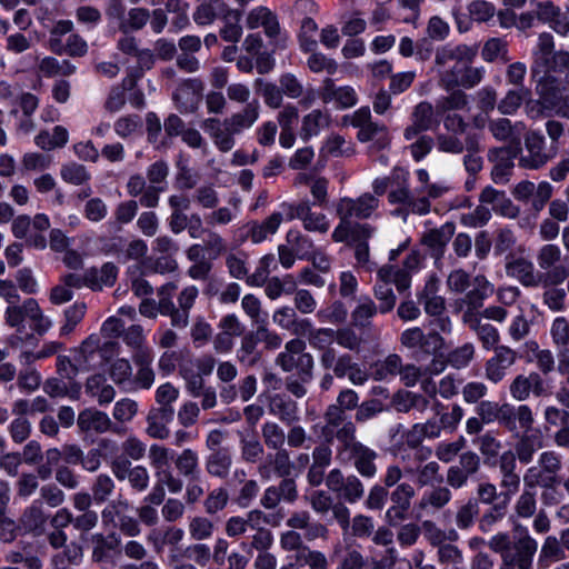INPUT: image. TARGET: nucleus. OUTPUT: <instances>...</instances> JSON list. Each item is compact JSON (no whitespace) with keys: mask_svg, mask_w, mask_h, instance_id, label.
Returning <instances> with one entry per match:
<instances>
[{"mask_svg":"<svg viewBox=\"0 0 569 569\" xmlns=\"http://www.w3.org/2000/svg\"><path fill=\"white\" fill-rule=\"evenodd\" d=\"M93 549L92 560L104 562L110 559L111 552H118L121 545V538L118 533L111 532L108 536L96 533L92 536Z\"/></svg>","mask_w":569,"mask_h":569,"instance_id":"50","label":"nucleus"},{"mask_svg":"<svg viewBox=\"0 0 569 569\" xmlns=\"http://www.w3.org/2000/svg\"><path fill=\"white\" fill-rule=\"evenodd\" d=\"M403 439L407 447L416 450L413 453L415 462H425L431 457V448L421 446L422 441L427 438L419 423H415L407 432H405Z\"/></svg>","mask_w":569,"mask_h":569,"instance_id":"55","label":"nucleus"},{"mask_svg":"<svg viewBox=\"0 0 569 569\" xmlns=\"http://www.w3.org/2000/svg\"><path fill=\"white\" fill-rule=\"evenodd\" d=\"M517 359V351L509 346L495 347L493 355L485 363V377L492 383H499L507 377Z\"/></svg>","mask_w":569,"mask_h":569,"instance_id":"18","label":"nucleus"},{"mask_svg":"<svg viewBox=\"0 0 569 569\" xmlns=\"http://www.w3.org/2000/svg\"><path fill=\"white\" fill-rule=\"evenodd\" d=\"M543 446V436L539 429L532 428L531 431H523L517 435L515 452H512L515 461L518 460L522 465H529Z\"/></svg>","mask_w":569,"mask_h":569,"instance_id":"28","label":"nucleus"},{"mask_svg":"<svg viewBox=\"0 0 569 569\" xmlns=\"http://www.w3.org/2000/svg\"><path fill=\"white\" fill-rule=\"evenodd\" d=\"M463 323L476 333L483 349L490 350L499 346V331L491 323L482 322V319H480V317H469V320L463 321Z\"/></svg>","mask_w":569,"mask_h":569,"instance_id":"52","label":"nucleus"},{"mask_svg":"<svg viewBox=\"0 0 569 569\" xmlns=\"http://www.w3.org/2000/svg\"><path fill=\"white\" fill-rule=\"evenodd\" d=\"M377 278L386 280L390 286L393 283L400 293L407 291L411 286L410 272L391 264L382 266L377 271Z\"/></svg>","mask_w":569,"mask_h":569,"instance_id":"56","label":"nucleus"},{"mask_svg":"<svg viewBox=\"0 0 569 569\" xmlns=\"http://www.w3.org/2000/svg\"><path fill=\"white\" fill-rule=\"evenodd\" d=\"M397 178L400 179V181L398 188L388 193L389 203L402 204L408 213L420 216L429 213L431 209L430 201H428L425 196H418L416 192H411L407 173H403L401 177L397 174Z\"/></svg>","mask_w":569,"mask_h":569,"instance_id":"15","label":"nucleus"},{"mask_svg":"<svg viewBox=\"0 0 569 569\" xmlns=\"http://www.w3.org/2000/svg\"><path fill=\"white\" fill-rule=\"evenodd\" d=\"M455 231V223L446 222L439 228L427 231L422 237V243L430 248L435 254L442 256Z\"/></svg>","mask_w":569,"mask_h":569,"instance_id":"46","label":"nucleus"},{"mask_svg":"<svg viewBox=\"0 0 569 569\" xmlns=\"http://www.w3.org/2000/svg\"><path fill=\"white\" fill-rule=\"evenodd\" d=\"M481 57L487 62H509L510 57L508 56V42L501 38H490L483 44Z\"/></svg>","mask_w":569,"mask_h":569,"instance_id":"63","label":"nucleus"},{"mask_svg":"<svg viewBox=\"0 0 569 569\" xmlns=\"http://www.w3.org/2000/svg\"><path fill=\"white\" fill-rule=\"evenodd\" d=\"M343 122L358 128L357 138L360 142L373 141L378 149H385L390 142L387 127L372 121L370 109L367 107L345 116Z\"/></svg>","mask_w":569,"mask_h":569,"instance_id":"10","label":"nucleus"},{"mask_svg":"<svg viewBox=\"0 0 569 569\" xmlns=\"http://www.w3.org/2000/svg\"><path fill=\"white\" fill-rule=\"evenodd\" d=\"M355 422H348L336 431L338 446L336 459L341 465H352L356 471L365 479H373L378 473V452L357 440Z\"/></svg>","mask_w":569,"mask_h":569,"instance_id":"3","label":"nucleus"},{"mask_svg":"<svg viewBox=\"0 0 569 569\" xmlns=\"http://www.w3.org/2000/svg\"><path fill=\"white\" fill-rule=\"evenodd\" d=\"M282 221L283 214L280 211L272 212L261 222L251 221L248 223L247 237L253 243H261L278 231Z\"/></svg>","mask_w":569,"mask_h":569,"instance_id":"41","label":"nucleus"},{"mask_svg":"<svg viewBox=\"0 0 569 569\" xmlns=\"http://www.w3.org/2000/svg\"><path fill=\"white\" fill-rule=\"evenodd\" d=\"M558 153V146L547 147L546 139L538 131L525 134V150L519 157V166L528 170H538L551 161Z\"/></svg>","mask_w":569,"mask_h":569,"instance_id":"11","label":"nucleus"},{"mask_svg":"<svg viewBox=\"0 0 569 569\" xmlns=\"http://www.w3.org/2000/svg\"><path fill=\"white\" fill-rule=\"evenodd\" d=\"M331 118L329 112L315 109L303 116L299 136L303 141H308L312 137L320 133L321 130L330 126Z\"/></svg>","mask_w":569,"mask_h":569,"instance_id":"48","label":"nucleus"},{"mask_svg":"<svg viewBox=\"0 0 569 569\" xmlns=\"http://www.w3.org/2000/svg\"><path fill=\"white\" fill-rule=\"evenodd\" d=\"M264 518L261 510L254 509L249 511L246 517L232 516L224 525V532L229 538H237L247 532L248 528L256 529L254 523Z\"/></svg>","mask_w":569,"mask_h":569,"instance_id":"53","label":"nucleus"},{"mask_svg":"<svg viewBox=\"0 0 569 569\" xmlns=\"http://www.w3.org/2000/svg\"><path fill=\"white\" fill-rule=\"evenodd\" d=\"M219 8V18L223 23L220 29V36L227 42L237 43L242 36V27L240 26L241 12L226 4H221Z\"/></svg>","mask_w":569,"mask_h":569,"instance_id":"42","label":"nucleus"},{"mask_svg":"<svg viewBox=\"0 0 569 569\" xmlns=\"http://www.w3.org/2000/svg\"><path fill=\"white\" fill-rule=\"evenodd\" d=\"M508 277L517 279L525 287L543 286L540 272H536L531 261L525 258H516L506 263Z\"/></svg>","mask_w":569,"mask_h":569,"instance_id":"31","label":"nucleus"},{"mask_svg":"<svg viewBox=\"0 0 569 569\" xmlns=\"http://www.w3.org/2000/svg\"><path fill=\"white\" fill-rule=\"evenodd\" d=\"M449 92L448 96H442L437 100L436 109L438 113L445 114L450 111L467 109L469 97L461 88H456Z\"/></svg>","mask_w":569,"mask_h":569,"instance_id":"61","label":"nucleus"},{"mask_svg":"<svg viewBox=\"0 0 569 569\" xmlns=\"http://www.w3.org/2000/svg\"><path fill=\"white\" fill-rule=\"evenodd\" d=\"M323 419L326 423L322 428V435L328 441H332L339 428H343L345 425L351 422L347 420L346 413L341 410V407L335 406L333 403L327 407Z\"/></svg>","mask_w":569,"mask_h":569,"instance_id":"59","label":"nucleus"},{"mask_svg":"<svg viewBox=\"0 0 569 569\" xmlns=\"http://www.w3.org/2000/svg\"><path fill=\"white\" fill-rule=\"evenodd\" d=\"M450 488L449 486L441 485L433 486L430 490L423 492L418 502V508L420 510H441L452 499Z\"/></svg>","mask_w":569,"mask_h":569,"instance_id":"51","label":"nucleus"},{"mask_svg":"<svg viewBox=\"0 0 569 569\" xmlns=\"http://www.w3.org/2000/svg\"><path fill=\"white\" fill-rule=\"evenodd\" d=\"M110 379L124 392H134L133 372L129 360L118 358L108 368Z\"/></svg>","mask_w":569,"mask_h":569,"instance_id":"49","label":"nucleus"},{"mask_svg":"<svg viewBox=\"0 0 569 569\" xmlns=\"http://www.w3.org/2000/svg\"><path fill=\"white\" fill-rule=\"evenodd\" d=\"M559 51H555L553 36L549 32H542L539 34L536 48L532 51L535 64L543 68L546 71L558 72L559 68L555 58Z\"/></svg>","mask_w":569,"mask_h":569,"instance_id":"33","label":"nucleus"},{"mask_svg":"<svg viewBox=\"0 0 569 569\" xmlns=\"http://www.w3.org/2000/svg\"><path fill=\"white\" fill-rule=\"evenodd\" d=\"M116 343L111 341L101 346L100 337L93 333L87 337L79 347L70 349L79 373L88 372L93 369L96 355L100 349L104 351L112 349Z\"/></svg>","mask_w":569,"mask_h":569,"instance_id":"20","label":"nucleus"},{"mask_svg":"<svg viewBox=\"0 0 569 569\" xmlns=\"http://www.w3.org/2000/svg\"><path fill=\"white\" fill-rule=\"evenodd\" d=\"M268 411L287 426L299 421L298 403L286 393H273L269 396Z\"/></svg>","mask_w":569,"mask_h":569,"instance_id":"29","label":"nucleus"},{"mask_svg":"<svg viewBox=\"0 0 569 569\" xmlns=\"http://www.w3.org/2000/svg\"><path fill=\"white\" fill-rule=\"evenodd\" d=\"M381 201L371 192H365L359 197L340 198L336 204V213L339 222L363 221L379 217L378 210Z\"/></svg>","mask_w":569,"mask_h":569,"instance_id":"9","label":"nucleus"},{"mask_svg":"<svg viewBox=\"0 0 569 569\" xmlns=\"http://www.w3.org/2000/svg\"><path fill=\"white\" fill-rule=\"evenodd\" d=\"M321 99L328 103L336 101L341 108H349L356 104L357 94L351 87H336L335 81L327 78L321 89Z\"/></svg>","mask_w":569,"mask_h":569,"instance_id":"44","label":"nucleus"},{"mask_svg":"<svg viewBox=\"0 0 569 569\" xmlns=\"http://www.w3.org/2000/svg\"><path fill=\"white\" fill-rule=\"evenodd\" d=\"M173 417L174 409H151L147 416V433L153 439H167L170 435L168 423L173 420Z\"/></svg>","mask_w":569,"mask_h":569,"instance_id":"37","label":"nucleus"},{"mask_svg":"<svg viewBox=\"0 0 569 569\" xmlns=\"http://www.w3.org/2000/svg\"><path fill=\"white\" fill-rule=\"evenodd\" d=\"M246 24L249 29L262 27L264 33L270 38L278 36L280 32V26L276 14L263 6L257 7L248 13Z\"/></svg>","mask_w":569,"mask_h":569,"instance_id":"40","label":"nucleus"},{"mask_svg":"<svg viewBox=\"0 0 569 569\" xmlns=\"http://www.w3.org/2000/svg\"><path fill=\"white\" fill-rule=\"evenodd\" d=\"M6 323L19 331L24 329V322H30V328L39 336L46 335L52 327V321L47 317L39 302L33 298L23 300L21 305L8 306L4 310Z\"/></svg>","mask_w":569,"mask_h":569,"instance_id":"7","label":"nucleus"},{"mask_svg":"<svg viewBox=\"0 0 569 569\" xmlns=\"http://www.w3.org/2000/svg\"><path fill=\"white\" fill-rule=\"evenodd\" d=\"M176 290L177 284L173 282H168L159 288L158 309L160 315L170 317L172 327L184 329L189 325L190 310L194 306L199 290L196 286L183 288L178 295V306L171 299Z\"/></svg>","mask_w":569,"mask_h":569,"instance_id":"5","label":"nucleus"},{"mask_svg":"<svg viewBox=\"0 0 569 569\" xmlns=\"http://www.w3.org/2000/svg\"><path fill=\"white\" fill-rule=\"evenodd\" d=\"M295 560L300 567L309 569H329V560L327 556L319 550L302 549L300 553L295 555Z\"/></svg>","mask_w":569,"mask_h":569,"instance_id":"64","label":"nucleus"},{"mask_svg":"<svg viewBox=\"0 0 569 569\" xmlns=\"http://www.w3.org/2000/svg\"><path fill=\"white\" fill-rule=\"evenodd\" d=\"M377 228L368 222H339L331 233L335 242H345L355 250L358 264L366 266L370 258L369 240Z\"/></svg>","mask_w":569,"mask_h":569,"instance_id":"6","label":"nucleus"},{"mask_svg":"<svg viewBox=\"0 0 569 569\" xmlns=\"http://www.w3.org/2000/svg\"><path fill=\"white\" fill-rule=\"evenodd\" d=\"M436 124H438V121L435 119L433 106L428 101H421L413 108L411 124L405 129L403 137L408 141L413 140Z\"/></svg>","mask_w":569,"mask_h":569,"instance_id":"26","label":"nucleus"},{"mask_svg":"<svg viewBox=\"0 0 569 569\" xmlns=\"http://www.w3.org/2000/svg\"><path fill=\"white\" fill-rule=\"evenodd\" d=\"M326 486L338 498L350 505L357 503L365 496V486L359 477L345 476L339 468H333L327 473Z\"/></svg>","mask_w":569,"mask_h":569,"instance_id":"14","label":"nucleus"},{"mask_svg":"<svg viewBox=\"0 0 569 569\" xmlns=\"http://www.w3.org/2000/svg\"><path fill=\"white\" fill-rule=\"evenodd\" d=\"M202 128L212 139L213 144L220 152H229L236 146V136H239L232 126L226 120L209 118L203 121Z\"/></svg>","mask_w":569,"mask_h":569,"instance_id":"23","label":"nucleus"},{"mask_svg":"<svg viewBox=\"0 0 569 569\" xmlns=\"http://www.w3.org/2000/svg\"><path fill=\"white\" fill-rule=\"evenodd\" d=\"M400 343L411 351V357L420 362L431 357L422 368L425 377L440 375L449 365L438 352L445 346V339L436 330L425 333L419 327L406 329L400 335Z\"/></svg>","mask_w":569,"mask_h":569,"instance_id":"4","label":"nucleus"},{"mask_svg":"<svg viewBox=\"0 0 569 569\" xmlns=\"http://www.w3.org/2000/svg\"><path fill=\"white\" fill-rule=\"evenodd\" d=\"M286 240L299 259L309 260L315 251V244L311 238L301 233L299 230L290 229L287 232Z\"/></svg>","mask_w":569,"mask_h":569,"instance_id":"62","label":"nucleus"},{"mask_svg":"<svg viewBox=\"0 0 569 569\" xmlns=\"http://www.w3.org/2000/svg\"><path fill=\"white\" fill-rule=\"evenodd\" d=\"M517 150L510 147L491 149L488 159L493 163L491 169V179L496 183H507L512 173L513 159Z\"/></svg>","mask_w":569,"mask_h":569,"instance_id":"27","label":"nucleus"},{"mask_svg":"<svg viewBox=\"0 0 569 569\" xmlns=\"http://www.w3.org/2000/svg\"><path fill=\"white\" fill-rule=\"evenodd\" d=\"M379 312L378 306L368 297H361L357 307L351 312V319L355 327L368 328L371 325V319Z\"/></svg>","mask_w":569,"mask_h":569,"instance_id":"60","label":"nucleus"},{"mask_svg":"<svg viewBox=\"0 0 569 569\" xmlns=\"http://www.w3.org/2000/svg\"><path fill=\"white\" fill-rule=\"evenodd\" d=\"M123 342L132 349L134 362H151L152 351L146 346L143 329L140 325H132L122 333Z\"/></svg>","mask_w":569,"mask_h":569,"instance_id":"35","label":"nucleus"},{"mask_svg":"<svg viewBox=\"0 0 569 569\" xmlns=\"http://www.w3.org/2000/svg\"><path fill=\"white\" fill-rule=\"evenodd\" d=\"M49 515L42 506V500H33L22 512L20 522L23 528L34 535H41L44 531Z\"/></svg>","mask_w":569,"mask_h":569,"instance_id":"39","label":"nucleus"},{"mask_svg":"<svg viewBox=\"0 0 569 569\" xmlns=\"http://www.w3.org/2000/svg\"><path fill=\"white\" fill-rule=\"evenodd\" d=\"M204 84L200 79H187L173 93L177 109L181 113H193L199 106Z\"/></svg>","mask_w":569,"mask_h":569,"instance_id":"21","label":"nucleus"},{"mask_svg":"<svg viewBox=\"0 0 569 569\" xmlns=\"http://www.w3.org/2000/svg\"><path fill=\"white\" fill-rule=\"evenodd\" d=\"M261 104L258 99H251L241 110L231 113L226 120L233 130L241 134L251 129L260 118Z\"/></svg>","mask_w":569,"mask_h":569,"instance_id":"36","label":"nucleus"},{"mask_svg":"<svg viewBox=\"0 0 569 569\" xmlns=\"http://www.w3.org/2000/svg\"><path fill=\"white\" fill-rule=\"evenodd\" d=\"M488 547L500 556L498 569H533L538 541L527 528L513 538L507 532H498L490 538Z\"/></svg>","mask_w":569,"mask_h":569,"instance_id":"2","label":"nucleus"},{"mask_svg":"<svg viewBox=\"0 0 569 569\" xmlns=\"http://www.w3.org/2000/svg\"><path fill=\"white\" fill-rule=\"evenodd\" d=\"M86 393L96 399L99 406H107L116 398V389L108 383L103 373L89 376L84 383Z\"/></svg>","mask_w":569,"mask_h":569,"instance_id":"38","label":"nucleus"},{"mask_svg":"<svg viewBox=\"0 0 569 569\" xmlns=\"http://www.w3.org/2000/svg\"><path fill=\"white\" fill-rule=\"evenodd\" d=\"M276 365L284 372L297 369L298 376H301L303 381H311L313 379L315 359L311 353H302L296 357L283 350L277 356Z\"/></svg>","mask_w":569,"mask_h":569,"instance_id":"30","label":"nucleus"},{"mask_svg":"<svg viewBox=\"0 0 569 569\" xmlns=\"http://www.w3.org/2000/svg\"><path fill=\"white\" fill-rule=\"evenodd\" d=\"M516 468L517 462L515 461V455L512 451H505L499 457V471L501 475L500 488L502 489L500 496L508 502L520 488L521 479L517 473Z\"/></svg>","mask_w":569,"mask_h":569,"instance_id":"25","label":"nucleus"},{"mask_svg":"<svg viewBox=\"0 0 569 569\" xmlns=\"http://www.w3.org/2000/svg\"><path fill=\"white\" fill-rule=\"evenodd\" d=\"M562 458L553 451H542L536 465L530 466L523 473V486L537 489L538 486L562 482Z\"/></svg>","mask_w":569,"mask_h":569,"instance_id":"8","label":"nucleus"},{"mask_svg":"<svg viewBox=\"0 0 569 569\" xmlns=\"http://www.w3.org/2000/svg\"><path fill=\"white\" fill-rule=\"evenodd\" d=\"M416 467L407 465L405 471L406 475L415 477V483L419 488L442 485L443 476L437 461L432 460L425 465L423 462H416Z\"/></svg>","mask_w":569,"mask_h":569,"instance_id":"32","label":"nucleus"},{"mask_svg":"<svg viewBox=\"0 0 569 569\" xmlns=\"http://www.w3.org/2000/svg\"><path fill=\"white\" fill-rule=\"evenodd\" d=\"M566 551L556 536L545 538L538 553V569H549L553 563L566 559Z\"/></svg>","mask_w":569,"mask_h":569,"instance_id":"47","label":"nucleus"},{"mask_svg":"<svg viewBox=\"0 0 569 569\" xmlns=\"http://www.w3.org/2000/svg\"><path fill=\"white\" fill-rule=\"evenodd\" d=\"M503 411L500 426L507 431L520 435L523 431H531L535 423V417L528 405L513 406L503 403Z\"/></svg>","mask_w":569,"mask_h":569,"instance_id":"19","label":"nucleus"},{"mask_svg":"<svg viewBox=\"0 0 569 569\" xmlns=\"http://www.w3.org/2000/svg\"><path fill=\"white\" fill-rule=\"evenodd\" d=\"M77 426L84 433H120V428L112 422L110 417L96 408H86L78 415Z\"/></svg>","mask_w":569,"mask_h":569,"instance_id":"22","label":"nucleus"},{"mask_svg":"<svg viewBox=\"0 0 569 569\" xmlns=\"http://www.w3.org/2000/svg\"><path fill=\"white\" fill-rule=\"evenodd\" d=\"M488 295L480 292L479 290L468 291L461 299L457 301L459 309L462 311V322L470 318L480 317V309L483 306V301L488 298Z\"/></svg>","mask_w":569,"mask_h":569,"instance_id":"58","label":"nucleus"},{"mask_svg":"<svg viewBox=\"0 0 569 569\" xmlns=\"http://www.w3.org/2000/svg\"><path fill=\"white\" fill-rule=\"evenodd\" d=\"M511 397L517 401H525L532 392L535 397L547 395V388L542 377L538 372L529 375H518L513 378L509 386Z\"/></svg>","mask_w":569,"mask_h":569,"instance_id":"24","label":"nucleus"},{"mask_svg":"<svg viewBox=\"0 0 569 569\" xmlns=\"http://www.w3.org/2000/svg\"><path fill=\"white\" fill-rule=\"evenodd\" d=\"M415 496L416 490L409 482H401L390 492L391 506L385 515V520L389 526L396 527L408 518Z\"/></svg>","mask_w":569,"mask_h":569,"instance_id":"17","label":"nucleus"},{"mask_svg":"<svg viewBox=\"0 0 569 569\" xmlns=\"http://www.w3.org/2000/svg\"><path fill=\"white\" fill-rule=\"evenodd\" d=\"M476 56V49L463 43L439 47L435 54L439 86L450 91L456 88L473 89L480 84L486 70L483 67L472 66Z\"/></svg>","mask_w":569,"mask_h":569,"instance_id":"1","label":"nucleus"},{"mask_svg":"<svg viewBox=\"0 0 569 569\" xmlns=\"http://www.w3.org/2000/svg\"><path fill=\"white\" fill-rule=\"evenodd\" d=\"M481 468V459L475 451L468 450L459 455L458 463L447 469L446 481L452 489H461Z\"/></svg>","mask_w":569,"mask_h":569,"instance_id":"16","label":"nucleus"},{"mask_svg":"<svg viewBox=\"0 0 569 569\" xmlns=\"http://www.w3.org/2000/svg\"><path fill=\"white\" fill-rule=\"evenodd\" d=\"M118 277V268L113 262H106L101 268L86 270L87 287L92 290H101L103 287H112Z\"/></svg>","mask_w":569,"mask_h":569,"instance_id":"45","label":"nucleus"},{"mask_svg":"<svg viewBox=\"0 0 569 569\" xmlns=\"http://www.w3.org/2000/svg\"><path fill=\"white\" fill-rule=\"evenodd\" d=\"M537 263L543 286H558L569 277V268L561 263L562 252L557 244H543L537 252Z\"/></svg>","mask_w":569,"mask_h":569,"instance_id":"12","label":"nucleus"},{"mask_svg":"<svg viewBox=\"0 0 569 569\" xmlns=\"http://www.w3.org/2000/svg\"><path fill=\"white\" fill-rule=\"evenodd\" d=\"M332 373L340 379L347 377L355 386H363L369 379L367 371L353 360L350 353L339 355Z\"/></svg>","mask_w":569,"mask_h":569,"instance_id":"34","label":"nucleus"},{"mask_svg":"<svg viewBox=\"0 0 569 569\" xmlns=\"http://www.w3.org/2000/svg\"><path fill=\"white\" fill-rule=\"evenodd\" d=\"M439 280L431 276L425 283L423 288L418 291L417 299L423 306V310L431 317H437V327L442 332L451 331V321L449 317H442L446 310L445 298L438 295Z\"/></svg>","mask_w":569,"mask_h":569,"instance_id":"13","label":"nucleus"},{"mask_svg":"<svg viewBox=\"0 0 569 569\" xmlns=\"http://www.w3.org/2000/svg\"><path fill=\"white\" fill-rule=\"evenodd\" d=\"M233 460L229 449L209 452L204 458V470L208 476L218 479H226L231 470Z\"/></svg>","mask_w":569,"mask_h":569,"instance_id":"43","label":"nucleus"},{"mask_svg":"<svg viewBox=\"0 0 569 569\" xmlns=\"http://www.w3.org/2000/svg\"><path fill=\"white\" fill-rule=\"evenodd\" d=\"M173 462L179 475L184 479L199 478L202 475L199 453L191 448H186L178 453Z\"/></svg>","mask_w":569,"mask_h":569,"instance_id":"54","label":"nucleus"},{"mask_svg":"<svg viewBox=\"0 0 569 569\" xmlns=\"http://www.w3.org/2000/svg\"><path fill=\"white\" fill-rule=\"evenodd\" d=\"M258 343L259 341L254 332L244 335L237 350L238 361L247 367L256 366L261 359V353L258 351Z\"/></svg>","mask_w":569,"mask_h":569,"instance_id":"57","label":"nucleus"}]
</instances>
